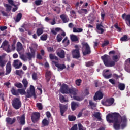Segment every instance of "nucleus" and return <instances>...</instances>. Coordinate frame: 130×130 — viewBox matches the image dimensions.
Segmentation results:
<instances>
[{"instance_id":"nucleus-1","label":"nucleus","mask_w":130,"mask_h":130,"mask_svg":"<svg viewBox=\"0 0 130 130\" xmlns=\"http://www.w3.org/2000/svg\"><path fill=\"white\" fill-rule=\"evenodd\" d=\"M107 121L109 123H113V128L115 130L120 129V126L122 127L126 126L127 119L126 116L120 115V113H113V114H108L106 116Z\"/></svg>"},{"instance_id":"nucleus-2","label":"nucleus","mask_w":130,"mask_h":130,"mask_svg":"<svg viewBox=\"0 0 130 130\" xmlns=\"http://www.w3.org/2000/svg\"><path fill=\"white\" fill-rule=\"evenodd\" d=\"M102 60L103 61L104 64L107 68H111L115 66V62H117L118 60V56L116 55L112 57V59L114 61H110V56L107 54H105L101 57Z\"/></svg>"},{"instance_id":"nucleus-3","label":"nucleus","mask_w":130,"mask_h":130,"mask_svg":"<svg viewBox=\"0 0 130 130\" xmlns=\"http://www.w3.org/2000/svg\"><path fill=\"white\" fill-rule=\"evenodd\" d=\"M82 47V52L83 56H86V55H89L91 53L92 51L91 50V47L88 43L82 42L81 43Z\"/></svg>"},{"instance_id":"nucleus-4","label":"nucleus","mask_w":130,"mask_h":130,"mask_svg":"<svg viewBox=\"0 0 130 130\" xmlns=\"http://www.w3.org/2000/svg\"><path fill=\"white\" fill-rule=\"evenodd\" d=\"M12 106L15 109H20L22 107V102L19 98H15L12 101Z\"/></svg>"},{"instance_id":"nucleus-5","label":"nucleus","mask_w":130,"mask_h":130,"mask_svg":"<svg viewBox=\"0 0 130 130\" xmlns=\"http://www.w3.org/2000/svg\"><path fill=\"white\" fill-rule=\"evenodd\" d=\"M114 98H110L106 100H103L102 101V104L104 105V106H111L114 103Z\"/></svg>"},{"instance_id":"nucleus-6","label":"nucleus","mask_w":130,"mask_h":130,"mask_svg":"<svg viewBox=\"0 0 130 130\" xmlns=\"http://www.w3.org/2000/svg\"><path fill=\"white\" fill-rule=\"evenodd\" d=\"M31 118L32 122H36L37 121H38L40 118V113L36 112L32 113Z\"/></svg>"},{"instance_id":"nucleus-7","label":"nucleus","mask_w":130,"mask_h":130,"mask_svg":"<svg viewBox=\"0 0 130 130\" xmlns=\"http://www.w3.org/2000/svg\"><path fill=\"white\" fill-rule=\"evenodd\" d=\"M16 118L18 123H19L20 125H25L26 124L25 114H23L21 116H17Z\"/></svg>"},{"instance_id":"nucleus-8","label":"nucleus","mask_w":130,"mask_h":130,"mask_svg":"<svg viewBox=\"0 0 130 130\" xmlns=\"http://www.w3.org/2000/svg\"><path fill=\"white\" fill-rule=\"evenodd\" d=\"M69 90H70L69 85L66 84H63L61 86L60 91L62 94H68L69 93Z\"/></svg>"},{"instance_id":"nucleus-9","label":"nucleus","mask_w":130,"mask_h":130,"mask_svg":"<svg viewBox=\"0 0 130 130\" xmlns=\"http://www.w3.org/2000/svg\"><path fill=\"white\" fill-rule=\"evenodd\" d=\"M122 18L125 20L127 26L130 27V14L126 15V13H124L122 15Z\"/></svg>"},{"instance_id":"nucleus-10","label":"nucleus","mask_w":130,"mask_h":130,"mask_svg":"<svg viewBox=\"0 0 130 130\" xmlns=\"http://www.w3.org/2000/svg\"><path fill=\"white\" fill-rule=\"evenodd\" d=\"M68 94H69L71 98L72 96L73 97L74 96H76V95L78 94V89L73 87L69 88Z\"/></svg>"},{"instance_id":"nucleus-11","label":"nucleus","mask_w":130,"mask_h":130,"mask_svg":"<svg viewBox=\"0 0 130 130\" xmlns=\"http://www.w3.org/2000/svg\"><path fill=\"white\" fill-rule=\"evenodd\" d=\"M103 93H102V92H101V91L99 90L94 95V96L93 98V99L94 101L96 100H101V99H102V98H103Z\"/></svg>"},{"instance_id":"nucleus-12","label":"nucleus","mask_w":130,"mask_h":130,"mask_svg":"<svg viewBox=\"0 0 130 130\" xmlns=\"http://www.w3.org/2000/svg\"><path fill=\"white\" fill-rule=\"evenodd\" d=\"M56 54L60 58H64L66 57V52L61 49L56 51Z\"/></svg>"},{"instance_id":"nucleus-13","label":"nucleus","mask_w":130,"mask_h":130,"mask_svg":"<svg viewBox=\"0 0 130 130\" xmlns=\"http://www.w3.org/2000/svg\"><path fill=\"white\" fill-rule=\"evenodd\" d=\"M72 56L73 58H76V59H78L81 57V54H80V50H73L72 51Z\"/></svg>"},{"instance_id":"nucleus-14","label":"nucleus","mask_w":130,"mask_h":130,"mask_svg":"<svg viewBox=\"0 0 130 130\" xmlns=\"http://www.w3.org/2000/svg\"><path fill=\"white\" fill-rule=\"evenodd\" d=\"M60 111L61 116H63L64 113L66 112V110H68V107L65 105H62L61 104H59Z\"/></svg>"},{"instance_id":"nucleus-15","label":"nucleus","mask_w":130,"mask_h":130,"mask_svg":"<svg viewBox=\"0 0 130 130\" xmlns=\"http://www.w3.org/2000/svg\"><path fill=\"white\" fill-rule=\"evenodd\" d=\"M109 70L104 71L103 72V76L105 79H110L112 77V74L109 73Z\"/></svg>"},{"instance_id":"nucleus-16","label":"nucleus","mask_w":130,"mask_h":130,"mask_svg":"<svg viewBox=\"0 0 130 130\" xmlns=\"http://www.w3.org/2000/svg\"><path fill=\"white\" fill-rule=\"evenodd\" d=\"M23 66V63L19 60H15L13 62V67L15 69H20Z\"/></svg>"},{"instance_id":"nucleus-17","label":"nucleus","mask_w":130,"mask_h":130,"mask_svg":"<svg viewBox=\"0 0 130 130\" xmlns=\"http://www.w3.org/2000/svg\"><path fill=\"white\" fill-rule=\"evenodd\" d=\"M66 34L64 32L61 34H58L56 37V40L57 42H60L64 37H66Z\"/></svg>"},{"instance_id":"nucleus-18","label":"nucleus","mask_w":130,"mask_h":130,"mask_svg":"<svg viewBox=\"0 0 130 130\" xmlns=\"http://www.w3.org/2000/svg\"><path fill=\"white\" fill-rule=\"evenodd\" d=\"M79 106H80L79 103L74 101L71 102V109L72 111H75Z\"/></svg>"},{"instance_id":"nucleus-19","label":"nucleus","mask_w":130,"mask_h":130,"mask_svg":"<svg viewBox=\"0 0 130 130\" xmlns=\"http://www.w3.org/2000/svg\"><path fill=\"white\" fill-rule=\"evenodd\" d=\"M52 62L54 63L55 67H56L59 70H64V69L66 68V65L63 64H60L58 62L54 61H53Z\"/></svg>"},{"instance_id":"nucleus-20","label":"nucleus","mask_w":130,"mask_h":130,"mask_svg":"<svg viewBox=\"0 0 130 130\" xmlns=\"http://www.w3.org/2000/svg\"><path fill=\"white\" fill-rule=\"evenodd\" d=\"M36 94H35V92L29 90H27V94L25 96V98L26 99H27V98H30V97H36Z\"/></svg>"},{"instance_id":"nucleus-21","label":"nucleus","mask_w":130,"mask_h":130,"mask_svg":"<svg viewBox=\"0 0 130 130\" xmlns=\"http://www.w3.org/2000/svg\"><path fill=\"white\" fill-rule=\"evenodd\" d=\"M125 70L128 73H130V58L125 60Z\"/></svg>"},{"instance_id":"nucleus-22","label":"nucleus","mask_w":130,"mask_h":130,"mask_svg":"<svg viewBox=\"0 0 130 130\" xmlns=\"http://www.w3.org/2000/svg\"><path fill=\"white\" fill-rule=\"evenodd\" d=\"M12 71V66H11V62H8L6 64V74L9 75Z\"/></svg>"},{"instance_id":"nucleus-23","label":"nucleus","mask_w":130,"mask_h":130,"mask_svg":"<svg viewBox=\"0 0 130 130\" xmlns=\"http://www.w3.org/2000/svg\"><path fill=\"white\" fill-rule=\"evenodd\" d=\"M60 18L63 23H68L70 21V18L65 14L61 15Z\"/></svg>"},{"instance_id":"nucleus-24","label":"nucleus","mask_w":130,"mask_h":130,"mask_svg":"<svg viewBox=\"0 0 130 130\" xmlns=\"http://www.w3.org/2000/svg\"><path fill=\"white\" fill-rule=\"evenodd\" d=\"M6 121L8 123V124H14L16 122V118H13L12 119L10 117L6 118Z\"/></svg>"},{"instance_id":"nucleus-25","label":"nucleus","mask_w":130,"mask_h":130,"mask_svg":"<svg viewBox=\"0 0 130 130\" xmlns=\"http://www.w3.org/2000/svg\"><path fill=\"white\" fill-rule=\"evenodd\" d=\"M102 28H103V25H102L101 23L96 24V29L101 31V34H103V33H104V29Z\"/></svg>"},{"instance_id":"nucleus-26","label":"nucleus","mask_w":130,"mask_h":130,"mask_svg":"<svg viewBox=\"0 0 130 130\" xmlns=\"http://www.w3.org/2000/svg\"><path fill=\"white\" fill-rule=\"evenodd\" d=\"M9 4H10V5H11L12 6H13L14 7H15V8H13L12 9V12H16V11H17V10H18V7H17V5H15V4H14V1L13 0H7Z\"/></svg>"},{"instance_id":"nucleus-27","label":"nucleus","mask_w":130,"mask_h":130,"mask_svg":"<svg viewBox=\"0 0 130 130\" xmlns=\"http://www.w3.org/2000/svg\"><path fill=\"white\" fill-rule=\"evenodd\" d=\"M11 92L12 95H14V96H19V91H18V89L17 90L14 87H12L11 89Z\"/></svg>"},{"instance_id":"nucleus-28","label":"nucleus","mask_w":130,"mask_h":130,"mask_svg":"<svg viewBox=\"0 0 130 130\" xmlns=\"http://www.w3.org/2000/svg\"><path fill=\"white\" fill-rule=\"evenodd\" d=\"M45 77L47 81L49 82L50 78H51V72L50 71H47L46 72Z\"/></svg>"},{"instance_id":"nucleus-29","label":"nucleus","mask_w":130,"mask_h":130,"mask_svg":"<svg viewBox=\"0 0 130 130\" xmlns=\"http://www.w3.org/2000/svg\"><path fill=\"white\" fill-rule=\"evenodd\" d=\"M61 30V28L59 27L55 28V30L54 28H53L51 30V33H52L53 35H56L57 34V32H59Z\"/></svg>"},{"instance_id":"nucleus-30","label":"nucleus","mask_w":130,"mask_h":130,"mask_svg":"<svg viewBox=\"0 0 130 130\" xmlns=\"http://www.w3.org/2000/svg\"><path fill=\"white\" fill-rule=\"evenodd\" d=\"M42 127L44 126H48L49 125V121L47 120L46 118L44 119L42 121Z\"/></svg>"},{"instance_id":"nucleus-31","label":"nucleus","mask_w":130,"mask_h":130,"mask_svg":"<svg viewBox=\"0 0 130 130\" xmlns=\"http://www.w3.org/2000/svg\"><path fill=\"white\" fill-rule=\"evenodd\" d=\"M25 56L26 57V60L28 59V60H32V58H35L34 56H32L31 54V53H30V52L25 53Z\"/></svg>"},{"instance_id":"nucleus-32","label":"nucleus","mask_w":130,"mask_h":130,"mask_svg":"<svg viewBox=\"0 0 130 130\" xmlns=\"http://www.w3.org/2000/svg\"><path fill=\"white\" fill-rule=\"evenodd\" d=\"M70 39L71 41H72L73 42H76V41H78V42H79V39L78 38V37H77V36L76 35H71Z\"/></svg>"},{"instance_id":"nucleus-33","label":"nucleus","mask_w":130,"mask_h":130,"mask_svg":"<svg viewBox=\"0 0 130 130\" xmlns=\"http://www.w3.org/2000/svg\"><path fill=\"white\" fill-rule=\"evenodd\" d=\"M6 66V62L5 60H3V57L0 56V68L4 69V67Z\"/></svg>"},{"instance_id":"nucleus-34","label":"nucleus","mask_w":130,"mask_h":130,"mask_svg":"<svg viewBox=\"0 0 130 130\" xmlns=\"http://www.w3.org/2000/svg\"><path fill=\"white\" fill-rule=\"evenodd\" d=\"M62 43L68 46L70 44V40H68V37H66L62 41Z\"/></svg>"},{"instance_id":"nucleus-35","label":"nucleus","mask_w":130,"mask_h":130,"mask_svg":"<svg viewBox=\"0 0 130 130\" xmlns=\"http://www.w3.org/2000/svg\"><path fill=\"white\" fill-rule=\"evenodd\" d=\"M25 90V88L18 89V94H20V95H26L27 92H26Z\"/></svg>"},{"instance_id":"nucleus-36","label":"nucleus","mask_w":130,"mask_h":130,"mask_svg":"<svg viewBox=\"0 0 130 130\" xmlns=\"http://www.w3.org/2000/svg\"><path fill=\"white\" fill-rule=\"evenodd\" d=\"M21 19H22V13H19L16 16L15 22L16 23L20 22V21H21Z\"/></svg>"},{"instance_id":"nucleus-37","label":"nucleus","mask_w":130,"mask_h":130,"mask_svg":"<svg viewBox=\"0 0 130 130\" xmlns=\"http://www.w3.org/2000/svg\"><path fill=\"white\" fill-rule=\"evenodd\" d=\"M73 33H81L83 32L82 28H76V27H74L73 28Z\"/></svg>"},{"instance_id":"nucleus-38","label":"nucleus","mask_w":130,"mask_h":130,"mask_svg":"<svg viewBox=\"0 0 130 130\" xmlns=\"http://www.w3.org/2000/svg\"><path fill=\"white\" fill-rule=\"evenodd\" d=\"M118 89L120 91H123L125 89V85L123 83H119L118 85Z\"/></svg>"},{"instance_id":"nucleus-39","label":"nucleus","mask_w":130,"mask_h":130,"mask_svg":"<svg viewBox=\"0 0 130 130\" xmlns=\"http://www.w3.org/2000/svg\"><path fill=\"white\" fill-rule=\"evenodd\" d=\"M78 12L80 15H82V14H87L88 10H87L86 9H81L80 10L78 11Z\"/></svg>"},{"instance_id":"nucleus-40","label":"nucleus","mask_w":130,"mask_h":130,"mask_svg":"<svg viewBox=\"0 0 130 130\" xmlns=\"http://www.w3.org/2000/svg\"><path fill=\"white\" fill-rule=\"evenodd\" d=\"M43 34V29L41 28H38L37 29V35L38 36H40L42 34Z\"/></svg>"},{"instance_id":"nucleus-41","label":"nucleus","mask_w":130,"mask_h":130,"mask_svg":"<svg viewBox=\"0 0 130 130\" xmlns=\"http://www.w3.org/2000/svg\"><path fill=\"white\" fill-rule=\"evenodd\" d=\"M5 7H6V12H10V11L12 10V6L10 5L9 4H6L4 5Z\"/></svg>"},{"instance_id":"nucleus-42","label":"nucleus","mask_w":130,"mask_h":130,"mask_svg":"<svg viewBox=\"0 0 130 130\" xmlns=\"http://www.w3.org/2000/svg\"><path fill=\"white\" fill-rule=\"evenodd\" d=\"M22 49H23V46L22 45L21 42H18L17 43V51H21Z\"/></svg>"},{"instance_id":"nucleus-43","label":"nucleus","mask_w":130,"mask_h":130,"mask_svg":"<svg viewBox=\"0 0 130 130\" xmlns=\"http://www.w3.org/2000/svg\"><path fill=\"white\" fill-rule=\"evenodd\" d=\"M59 100H60V102H61V103H63V102H67V101H68L66 99V98H64V96L61 94L59 95Z\"/></svg>"},{"instance_id":"nucleus-44","label":"nucleus","mask_w":130,"mask_h":130,"mask_svg":"<svg viewBox=\"0 0 130 130\" xmlns=\"http://www.w3.org/2000/svg\"><path fill=\"white\" fill-rule=\"evenodd\" d=\"M14 86L19 89H22V88H23V84H22V83L20 82H16L14 84Z\"/></svg>"},{"instance_id":"nucleus-45","label":"nucleus","mask_w":130,"mask_h":130,"mask_svg":"<svg viewBox=\"0 0 130 130\" xmlns=\"http://www.w3.org/2000/svg\"><path fill=\"white\" fill-rule=\"evenodd\" d=\"M73 99L74 100H77V101H82V100H84V97H80L76 95H74Z\"/></svg>"},{"instance_id":"nucleus-46","label":"nucleus","mask_w":130,"mask_h":130,"mask_svg":"<svg viewBox=\"0 0 130 130\" xmlns=\"http://www.w3.org/2000/svg\"><path fill=\"white\" fill-rule=\"evenodd\" d=\"M22 84L24 85L25 89H27V87H28V81H27V79H23Z\"/></svg>"},{"instance_id":"nucleus-47","label":"nucleus","mask_w":130,"mask_h":130,"mask_svg":"<svg viewBox=\"0 0 130 130\" xmlns=\"http://www.w3.org/2000/svg\"><path fill=\"white\" fill-rule=\"evenodd\" d=\"M24 74V72H23V70H16L15 72V74L17 76H22Z\"/></svg>"},{"instance_id":"nucleus-48","label":"nucleus","mask_w":130,"mask_h":130,"mask_svg":"<svg viewBox=\"0 0 130 130\" xmlns=\"http://www.w3.org/2000/svg\"><path fill=\"white\" fill-rule=\"evenodd\" d=\"M32 78L34 81H37L38 80V77L37 76V73L33 72L32 74Z\"/></svg>"},{"instance_id":"nucleus-49","label":"nucleus","mask_w":130,"mask_h":130,"mask_svg":"<svg viewBox=\"0 0 130 130\" xmlns=\"http://www.w3.org/2000/svg\"><path fill=\"white\" fill-rule=\"evenodd\" d=\"M29 49L30 50L31 54L35 57L36 50L32 47H30Z\"/></svg>"},{"instance_id":"nucleus-50","label":"nucleus","mask_w":130,"mask_h":130,"mask_svg":"<svg viewBox=\"0 0 130 130\" xmlns=\"http://www.w3.org/2000/svg\"><path fill=\"white\" fill-rule=\"evenodd\" d=\"M49 57L50 59H51L52 60L53 59H55V60H58V57L56 56L53 55L52 54H50L49 55Z\"/></svg>"},{"instance_id":"nucleus-51","label":"nucleus","mask_w":130,"mask_h":130,"mask_svg":"<svg viewBox=\"0 0 130 130\" xmlns=\"http://www.w3.org/2000/svg\"><path fill=\"white\" fill-rule=\"evenodd\" d=\"M121 41L126 42L128 41V38L127 35H124L120 39Z\"/></svg>"},{"instance_id":"nucleus-52","label":"nucleus","mask_w":130,"mask_h":130,"mask_svg":"<svg viewBox=\"0 0 130 130\" xmlns=\"http://www.w3.org/2000/svg\"><path fill=\"white\" fill-rule=\"evenodd\" d=\"M93 116L99 119V120H101V117L100 116V113L97 112L93 114Z\"/></svg>"},{"instance_id":"nucleus-53","label":"nucleus","mask_w":130,"mask_h":130,"mask_svg":"<svg viewBox=\"0 0 130 130\" xmlns=\"http://www.w3.org/2000/svg\"><path fill=\"white\" fill-rule=\"evenodd\" d=\"M68 119L69 121H75L76 120V116L69 115L68 116Z\"/></svg>"},{"instance_id":"nucleus-54","label":"nucleus","mask_w":130,"mask_h":130,"mask_svg":"<svg viewBox=\"0 0 130 130\" xmlns=\"http://www.w3.org/2000/svg\"><path fill=\"white\" fill-rule=\"evenodd\" d=\"M36 105H37V107L40 110H42V109H43V107L42 106V104H41V103H37Z\"/></svg>"},{"instance_id":"nucleus-55","label":"nucleus","mask_w":130,"mask_h":130,"mask_svg":"<svg viewBox=\"0 0 130 130\" xmlns=\"http://www.w3.org/2000/svg\"><path fill=\"white\" fill-rule=\"evenodd\" d=\"M41 40H42L43 41H45V40H47V35H43L40 37Z\"/></svg>"},{"instance_id":"nucleus-56","label":"nucleus","mask_w":130,"mask_h":130,"mask_svg":"<svg viewBox=\"0 0 130 130\" xmlns=\"http://www.w3.org/2000/svg\"><path fill=\"white\" fill-rule=\"evenodd\" d=\"M85 66L86 67H93L94 66V63L92 61H88L85 62Z\"/></svg>"},{"instance_id":"nucleus-57","label":"nucleus","mask_w":130,"mask_h":130,"mask_svg":"<svg viewBox=\"0 0 130 130\" xmlns=\"http://www.w3.org/2000/svg\"><path fill=\"white\" fill-rule=\"evenodd\" d=\"M43 1L42 0H36L35 1V4L36 6H40L42 5Z\"/></svg>"},{"instance_id":"nucleus-58","label":"nucleus","mask_w":130,"mask_h":130,"mask_svg":"<svg viewBox=\"0 0 130 130\" xmlns=\"http://www.w3.org/2000/svg\"><path fill=\"white\" fill-rule=\"evenodd\" d=\"M53 11L56 12L57 14H59L60 13V8H59L58 7H56L53 9Z\"/></svg>"},{"instance_id":"nucleus-59","label":"nucleus","mask_w":130,"mask_h":130,"mask_svg":"<svg viewBox=\"0 0 130 130\" xmlns=\"http://www.w3.org/2000/svg\"><path fill=\"white\" fill-rule=\"evenodd\" d=\"M109 44V41H104V43L102 44V47H105Z\"/></svg>"},{"instance_id":"nucleus-60","label":"nucleus","mask_w":130,"mask_h":130,"mask_svg":"<svg viewBox=\"0 0 130 130\" xmlns=\"http://www.w3.org/2000/svg\"><path fill=\"white\" fill-rule=\"evenodd\" d=\"M81 83H82V79H77L75 81L77 86H81Z\"/></svg>"},{"instance_id":"nucleus-61","label":"nucleus","mask_w":130,"mask_h":130,"mask_svg":"<svg viewBox=\"0 0 130 130\" xmlns=\"http://www.w3.org/2000/svg\"><path fill=\"white\" fill-rule=\"evenodd\" d=\"M78 128L79 130H86L84 129V127L83 126V125H82V124L81 123H78Z\"/></svg>"},{"instance_id":"nucleus-62","label":"nucleus","mask_w":130,"mask_h":130,"mask_svg":"<svg viewBox=\"0 0 130 130\" xmlns=\"http://www.w3.org/2000/svg\"><path fill=\"white\" fill-rule=\"evenodd\" d=\"M89 104L90 106H92V107H96V104H94L91 100L89 101Z\"/></svg>"},{"instance_id":"nucleus-63","label":"nucleus","mask_w":130,"mask_h":130,"mask_svg":"<svg viewBox=\"0 0 130 130\" xmlns=\"http://www.w3.org/2000/svg\"><path fill=\"white\" fill-rule=\"evenodd\" d=\"M109 82L112 84V85H115V80L114 79H110L109 80Z\"/></svg>"},{"instance_id":"nucleus-64","label":"nucleus","mask_w":130,"mask_h":130,"mask_svg":"<svg viewBox=\"0 0 130 130\" xmlns=\"http://www.w3.org/2000/svg\"><path fill=\"white\" fill-rule=\"evenodd\" d=\"M71 130H78V125H74L71 128Z\"/></svg>"}]
</instances>
